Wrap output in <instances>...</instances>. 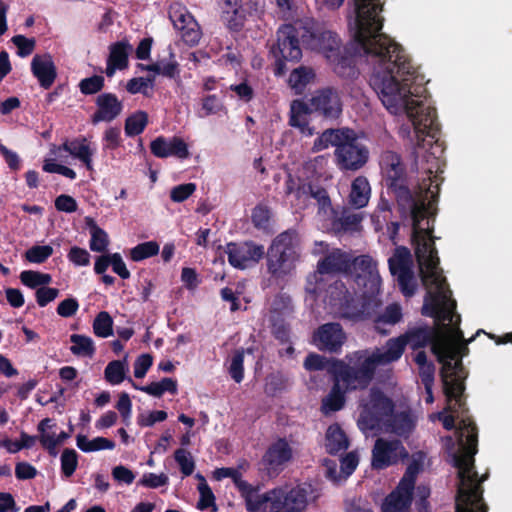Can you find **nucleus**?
Returning a JSON list of instances; mask_svg holds the SVG:
<instances>
[{"label": "nucleus", "instance_id": "79ce46f5", "mask_svg": "<svg viewBox=\"0 0 512 512\" xmlns=\"http://www.w3.org/2000/svg\"><path fill=\"white\" fill-rule=\"evenodd\" d=\"M251 221L255 228L268 231L271 221V211L267 206L259 204L252 210Z\"/></svg>", "mask_w": 512, "mask_h": 512}, {"label": "nucleus", "instance_id": "de8ad7c7", "mask_svg": "<svg viewBox=\"0 0 512 512\" xmlns=\"http://www.w3.org/2000/svg\"><path fill=\"white\" fill-rule=\"evenodd\" d=\"M174 458L180 466L181 472L184 476H189L195 469V462L189 451L186 449H177L174 453Z\"/></svg>", "mask_w": 512, "mask_h": 512}, {"label": "nucleus", "instance_id": "1a4fd4ad", "mask_svg": "<svg viewBox=\"0 0 512 512\" xmlns=\"http://www.w3.org/2000/svg\"><path fill=\"white\" fill-rule=\"evenodd\" d=\"M313 50L324 54L336 73L346 75V69H351V58L344 56L341 52L340 41L337 35L331 31H317L311 33L304 40Z\"/></svg>", "mask_w": 512, "mask_h": 512}, {"label": "nucleus", "instance_id": "e2e57ef3", "mask_svg": "<svg viewBox=\"0 0 512 512\" xmlns=\"http://www.w3.org/2000/svg\"><path fill=\"white\" fill-rule=\"evenodd\" d=\"M59 294V290L50 287H40L36 291V299L39 306L44 307L52 302Z\"/></svg>", "mask_w": 512, "mask_h": 512}, {"label": "nucleus", "instance_id": "9d476101", "mask_svg": "<svg viewBox=\"0 0 512 512\" xmlns=\"http://www.w3.org/2000/svg\"><path fill=\"white\" fill-rule=\"evenodd\" d=\"M351 258L339 249L332 250L323 260L319 261L317 271L307 278L306 291L318 295L324 287V276L350 271Z\"/></svg>", "mask_w": 512, "mask_h": 512}, {"label": "nucleus", "instance_id": "58836bf2", "mask_svg": "<svg viewBox=\"0 0 512 512\" xmlns=\"http://www.w3.org/2000/svg\"><path fill=\"white\" fill-rule=\"evenodd\" d=\"M21 282L30 288H40L51 283L52 277L50 274L42 273L33 270H26L20 274Z\"/></svg>", "mask_w": 512, "mask_h": 512}, {"label": "nucleus", "instance_id": "3c124183", "mask_svg": "<svg viewBox=\"0 0 512 512\" xmlns=\"http://www.w3.org/2000/svg\"><path fill=\"white\" fill-rule=\"evenodd\" d=\"M103 149L113 150L122 143L121 131L117 127H108L105 129L102 137Z\"/></svg>", "mask_w": 512, "mask_h": 512}, {"label": "nucleus", "instance_id": "a878e982", "mask_svg": "<svg viewBox=\"0 0 512 512\" xmlns=\"http://www.w3.org/2000/svg\"><path fill=\"white\" fill-rule=\"evenodd\" d=\"M132 49V46L127 41H120L110 46L106 67L107 76L112 77L116 70H122L127 67L128 55Z\"/></svg>", "mask_w": 512, "mask_h": 512}, {"label": "nucleus", "instance_id": "13d9d810", "mask_svg": "<svg viewBox=\"0 0 512 512\" xmlns=\"http://www.w3.org/2000/svg\"><path fill=\"white\" fill-rule=\"evenodd\" d=\"M167 418V413L165 411H151L147 413H142L137 418V423L143 427H149L154 425L156 422H162Z\"/></svg>", "mask_w": 512, "mask_h": 512}, {"label": "nucleus", "instance_id": "bf43d9fd", "mask_svg": "<svg viewBox=\"0 0 512 512\" xmlns=\"http://www.w3.org/2000/svg\"><path fill=\"white\" fill-rule=\"evenodd\" d=\"M12 42L18 48V55L26 57L30 55L35 47V40L26 38L23 35H17L12 38Z\"/></svg>", "mask_w": 512, "mask_h": 512}, {"label": "nucleus", "instance_id": "423d86ee", "mask_svg": "<svg viewBox=\"0 0 512 512\" xmlns=\"http://www.w3.org/2000/svg\"><path fill=\"white\" fill-rule=\"evenodd\" d=\"M354 358L357 368L350 367L343 362L333 364L331 373L334 375V385L322 400L321 410L324 414L338 411L344 406L345 391L362 389L370 383L375 368L373 365H367L366 352H356Z\"/></svg>", "mask_w": 512, "mask_h": 512}, {"label": "nucleus", "instance_id": "a211bd4d", "mask_svg": "<svg viewBox=\"0 0 512 512\" xmlns=\"http://www.w3.org/2000/svg\"><path fill=\"white\" fill-rule=\"evenodd\" d=\"M407 456L408 452L400 441L379 438L372 450L371 465L374 469H384Z\"/></svg>", "mask_w": 512, "mask_h": 512}, {"label": "nucleus", "instance_id": "864d4df0", "mask_svg": "<svg viewBox=\"0 0 512 512\" xmlns=\"http://www.w3.org/2000/svg\"><path fill=\"white\" fill-rule=\"evenodd\" d=\"M196 190L194 183H185L173 187L170 191V198L173 202L180 203L188 199Z\"/></svg>", "mask_w": 512, "mask_h": 512}, {"label": "nucleus", "instance_id": "dca6fc26", "mask_svg": "<svg viewBox=\"0 0 512 512\" xmlns=\"http://www.w3.org/2000/svg\"><path fill=\"white\" fill-rule=\"evenodd\" d=\"M225 253L229 264L240 270H244L256 265L265 255L263 245L252 241L241 243H228L225 247Z\"/></svg>", "mask_w": 512, "mask_h": 512}, {"label": "nucleus", "instance_id": "6ab92c4d", "mask_svg": "<svg viewBox=\"0 0 512 512\" xmlns=\"http://www.w3.org/2000/svg\"><path fill=\"white\" fill-rule=\"evenodd\" d=\"M169 17L175 29L180 31L182 39L188 45H196L201 38V30L191 13L179 3L170 6Z\"/></svg>", "mask_w": 512, "mask_h": 512}, {"label": "nucleus", "instance_id": "7c9ffc66", "mask_svg": "<svg viewBox=\"0 0 512 512\" xmlns=\"http://www.w3.org/2000/svg\"><path fill=\"white\" fill-rule=\"evenodd\" d=\"M324 302L333 308L335 313L344 314L343 307L348 303L347 291L343 284L335 282L326 290Z\"/></svg>", "mask_w": 512, "mask_h": 512}, {"label": "nucleus", "instance_id": "7ed1b4c3", "mask_svg": "<svg viewBox=\"0 0 512 512\" xmlns=\"http://www.w3.org/2000/svg\"><path fill=\"white\" fill-rule=\"evenodd\" d=\"M380 165L386 184L396 196L401 213L412 220V239L415 249L418 246L435 248L430 222L436 212L435 197L439 186L437 176L430 181L427 188L411 191L406 186L403 167L396 153L391 151L383 153Z\"/></svg>", "mask_w": 512, "mask_h": 512}, {"label": "nucleus", "instance_id": "0eeeda50", "mask_svg": "<svg viewBox=\"0 0 512 512\" xmlns=\"http://www.w3.org/2000/svg\"><path fill=\"white\" fill-rule=\"evenodd\" d=\"M63 151L83 163L87 170L93 171L96 147L86 137L82 136L71 141H65L61 146L52 145L43 161L45 172L57 173L72 180L76 178V172L73 169L56 162L58 159H62Z\"/></svg>", "mask_w": 512, "mask_h": 512}, {"label": "nucleus", "instance_id": "20e7f679", "mask_svg": "<svg viewBox=\"0 0 512 512\" xmlns=\"http://www.w3.org/2000/svg\"><path fill=\"white\" fill-rule=\"evenodd\" d=\"M216 480L231 478L239 487L248 512H305L314 501L313 487L309 483H284L262 492L241 480L233 468H219L213 473Z\"/></svg>", "mask_w": 512, "mask_h": 512}, {"label": "nucleus", "instance_id": "f8f14e48", "mask_svg": "<svg viewBox=\"0 0 512 512\" xmlns=\"http://www.w3.org/2000/svg\"><path fill=\"white\" fill-rule=\"evenodd\" d=\"M420 470L418 462L413 461L407 468L397 488L386 497L382 512H409L416 475Z\"/></svg>", "mask_w": 512, "mask_h": 512}, {"label": "nucleus", "instance_id": "052dcab7", "mask_svg": "<svg viewBox=\"0 0 512 512\" xmlns=\"http://www.w3.org/2000/svg\"><path fill=\"white\" fill-rule=\"evenodd\" d=\"M153 363V358L149 354H142L134 362V376L136 378H144L147 371Z\"/></svg>", "mask_w": 512, "mask_h": 512}, {"label": "nucleus", "instance_id": "72a5a7b5", "mask_svg": "<svg viewBox=\"0 0 512 512\" xmlns=\"http://www.w3.org/2000/svg\"><path fill=\"white\" fill-rule=\"evenodd\" d=\"M70 341L72 346L70 347V351L79 357H92L95 353V345L92 338L80 335V334H72L70 336Z\"/></svg>", "mask_w": 512, "mask_h": 512}, {"label": "nucleus", "instance_id": "f3484780", "mask_svg": "<svg viewBox=\"0 0 512 512\" xmlns=\"http://www.w3.org/2000/svg\"><path fill=\"white\" fill-rule=\"evenodd\" d=\"M293 450L286 439L279 438L267 448L261 460V468L269 476L275 477L291 461Z\"/></svg>", "mask_w": 512, "mask_h": 512}, {"label": "nucleus", "instance_id": "a19ab883", "mask_svg": "<svg viewBox=\"0 0 512 512\" xmlns=\"http://www.w3.org/2000/svg\"><path fill=\"white\" fill-rule=\"evenodd\" d=\"M93 332L96 336L107 338L113 334V319L108 312H100L93 322Z\"/></svg>", "mask_w": 512, "mask_h": 512}, {"label": "nucleus", "instance_id": "f03ea898", "mask_svg": "<svg viewBox=\"0 0 512 512\" xmlns=\"http://www.w3.org/2000/svg\"><path fill=\"white\" fill-rule=\"evenodd\" d=\"M380 0H355L349 30L360 51L371 57L374 65L370 83L385 109L392 115L405 116L413 127L417 157L432 161L429 174L440 169L443 149L437 140L435 110L426 101L424 77L411 63L404 49L382 29Z\"/></svg>", "mask_w": 512, "mask_h": 512}, {"label": "nucleus", "instance_id": "5701e85b", "mask_svg": "<svg viewBox=\"0 0 512 512\" xmlns=\"http://www.w3.org/2000/svg\"><path fill=\"white\" fill-rule=\"evenodd\" d=\"M97 110L92 116V123L97 124L99 122H111L117 118L122 110L123 104L112 93H103L96 99Z\"/></svg>", "mask_w": 512, "mask_h": 512}, {"label": "nucleus", "instance_id": "9b49d317", "mask_svg": "<svg viewBox=\"0 0 512 512\" xmlns=\"http://www.w3.org/2000/svg\"><path fill=\"white\" fill-rule=\"evenodd\" d=\"M287 194L294 198L291 199V204L298 208L306 207L308 200L314 198L318 204V213L325 220L334 222L337 219V215L331 206L330 199L323 189H314L309 184L297 185L291 177L287 181Z\"/></svg>", "mask_w": 512, "mask_h": 512}, {"label": "nucleus", "instance_id": "4be33fe9", "mask_svg": "<svg viewBox=\"0 0 512 512\" xmlns=\"http://www.w3.org/2000/svg\"><path fill=\"white\" fill-rule=\"evenodd\" d=\"M314 344L320 350L337 351L345 341V335L339 324L328 323L318 328L313 336Z\"/></svg>", "mask_w": 512, "mask_h": 512}, {"label": "nucleus", "instance_id": "4468645a", "mask_svg": "<svg viewBox=\"0 0 512 512\" xmlns=\"http://www.w3.org/2000/svg\"><path fill=\"white\" fill-rule=\"evenodd\" d=\"M388 262L390 272L397 278L403 294L406 296L413 295L417 285L412 271L410 251L406 247H397Z\"/></svg>", "mask_w": 512, "mask_h": 512}, {"label": "nucleus", "instance_id": "c756f323", "mask_svg": "<svg viewBox=\"0 0 512 512\" xmlns=\"http://www.w3.org/2000/svg\"><path fill=\"white\" fill-rule=\"evenodd\" d=\"M346 133L347 129H328L324 131L318 138L315 139L312 151L319 152L329 148L330 146H335L338 148L342 140L345 139Z\"/></svg>", "mask_w": 512, "mask_h": 512}, {"label": "nucleus", "instance_id": "39448f33", "mask_svg": "<svg viewBox=\"0 0 512 512\" xmlns=\"http://www.w3.org/2000/svg\"><path fill=\"white\" fill-rule=\"evenodd\" d=\"M360 409L358 426L365 434L384 431L405 437L415 427L416 420L410 411L395 410L392 401L378 390H371Z\"/></svg>", "mask_w": 512, "mask_h": 512}, {"label": "nucleus", "instance_id": "774afa93", "mask_svg": "<svg viewBox=\"0 0 512 512\" xmlns=\"http://www.w3.org/2000/svg\"><path fill=\"white\" fill-rule=\"evenodd\" d=\"M37 470L27 462H19L15 467V475L19 480H28L36 476Z\"/></svg>", "mask_w": 512, "mask_h": 512}, {"label": "nucleus", "instance_id": "4d7b16f0", "mask_svg": "<svg viewBox=\"0 0 512 512\" xmlns=\"http://www.w3.org/2000/svg\"><path fill=\"white\" fill-rule=\"evenodd\" d=\"M223 17L226 21L231 23L234 16L235 19H240L241 15L239 13L240 8V0H221L220 1Z\"/></svg>", "mask_w": 512, "mask_h": 512}, {"label": "nucleus", "instance_id": "5fc2aeb1", "mask_svg": "<svg viewBox=\"0 0 512 512\" xmlns=\"http://www.w3.org/2000/svg\"><path fill=\"white\" fill-rule=\"evenodd\" d=\"M336 362L337 361L329 363L328 361L325 360L324 357H322L318 354H315V353H311L305 359L304 367L306 370H309V371H317V370H323V369L327 368L331 372V368H332L333 364Z\"/></svg>", "mask_w": 512, "mask_h": 512}, {"label": "nucleus", "instance_id": "8fccbe9b", "mask_svg": "<svg viewBox=\"0 0 512 512\" xmlns=\"http://www.w3.org/2000/svg\"><path fill=\"white\" fill-rule=\"evenodd\" d=\"M78 466V455L73 449H65L61 455V470L65 477H70Z\"/></svg>", "mask_w": 512, "mask_h": 512}, {"label": "nucleus", "instance_id": "bb28decb", "mask_svg": "<svg viewBox=\"0 0 512 512\" xmlns=\"http://www.w3.org/2000/svg\"><path fill=\"white\" fill-rule=\"evenodd\" d=\"M313 111L306 103L295 100L291 104L290 125L299 129L303 136L310 137L314 134V129L309 126L308 117Z\"/></svg>", "mask_w": 512, "mask_h": 512}, {"label": "nucleus", "instance_id": "603ef678", "mask_svg": "<svg viewBox=\"0 0 512 512\" xmlns=\"http://www.w3.org/2000/svg\"><path fill=\"white\" fill-rule=\"evenodd\" d=\"M104 86V78L100 75H94L82 79L79 83V89L83 94L90 95L99 92Z\"/></svg>", "mask_w": 512, "mask_h": 512}, {"label": "nucleus", "instance_id": "b1692460", "mask_svg": "<svg viewBox=\"0 0 512 512\" xmlns=\"http://www.w3.org/2000/svg\"><path fill=\"white\" fill-rule=\"evenodd\" d=\"M311 109L328 118H335L341 113L338 94L331 89L318 91L310 100Z\"/></svg>", "mask_w": 512, "mask_h": 512}, {"label": "nucleus", "instance_id": "412c9836", "mask_svg": "<svg viewBox=\"0 0 512 512\" xmlns=\"http://www.w3.org/2000/svg\"><path fill=\"white\" fill-rule=\"evenodd\" d=\"M150 149L158 158L175 157L183 160L190 157L189 145L178 136L168 138L159 136L150 143Z\"/></svg>", "mask_w": 512, "mask_h": 512}, {"label": "nucleus", "instance_id": "49530a36", "mask_svg": "<svg viewBox=\"0 0 512 512\" xmlns=\"http://www.w3.org/2000/svg\"><path fill=\"white\" fill-rule=\"evenodd\" d=\"M197 478L200 480V483L198 485V491L200 494L198 508L200 510H205L214 506L215 497L204 477H202L201 475H197Z\"/></svg>", "mask_w": 512, "mask_h": 512}, {"label": "nucleus", "instance_id": "c03bdc74", "mask_svg": "<svg viewBox=\"0 0 512 512\" xmlns=\"http://www.w3.org/2000/svg\"><path fill=\"white\" fill-rule=\"evenodd\" d=\"M53 254V248L50 245H35L26 250L25 259L33 264L45 262Z\"/></svg>", "mask_w": 512, "mask_h": 512}, {"label": "nucleus", "instance_id": "2eb2a0df", "mask_svg": "<svg viewBox=\"0 0 512 512\" xmlns=\"http://www.w3.org/2000/svg\"><path fill=\"white\" fill-rule=\"evenodd\" d=\"M349 274L355 278L358 286H363L365 293L373 296L379 292L381 278L378 272L377 263L372 257L362 255L351 261Z\"/></svg>", "mask_w": 512, "mask_h": 512}, {"label": "nucleus", "instance_id": "c9c22d12", "mask_svg": "<svg viewBox=\"0 0 512 512\" xmlns=\"http://www.w3.org/2000/svg\"><path fill=\"white\" fill-rule=\"evenodd\" d=\"M147 124L148 114L145 111L138 110L126 118L124 130L127 136H136L144 131Z\"/></svg>", "mask_w": 512, "mask_h": 512}, {"label": "nucleus", "instance_id": "e433bc0d", "mask_svg": "<svg viewBox=\"0 0 512 512\" xmlns=\"http://www.w3.org/2000/svg\"><path fill=\"white\" fill-rule=\"evenodd\" d=\"M314 76L312 69L299 67L290 74L288 83L296 93H301L306 85L314 79Z\"/></svg>", "mask_w": 512, "mask_h": 512}, {"label": "nucleus", "instance_id": "aec40b11", "mask_svg": "<svg viewBox=\"0 0 512 512\" xmlns=\"http://www.w3.org/2000/svg\"><path fill=\"white\" fill-rule=\"evenodd\" d=\"M272 53L278 61H297L301 58L302 52L293 26L285 25L278 30L277 45L272 49Z\"/></svg>", "mask_w": 512, "mask_h": 512}, {"label": "nucleus", "instance_id": "338daca9", "mask_svg": "<svg viewBox=\"0 0 512 512\" xmlns=\"http://www.w3.org/2000/svg\"><path fill=\"white\" fill-rule=\"evenodd\" d=\"M230 90L233 91L236 96L244 102H249L254 96V91L247 82L231 85Z\"/></svg>", "mask_w": 512, "mask_h": 512}, {"label": "nucleus", "instance_id": "473e14b6", "mask_svg": "<svg viewBox=\"0 0 512 512\" xmlns=\"http://www.w3.org/2000/svg\"><path fill=\"white\" fill-rule=\"evenodd\" d=\"M76 444L80 450L86 453L101 450H113L115 448V443L112 440L100 436L89 439L84 435H78Z\"/></svg>", "mask_w": 512, "mask_h": 512}, {"label": "nucleus", "instance_id": "0e129e2a", "mask_svg": "<svg viewBox=\"0 0 512 512\" xmlns=\"http://www.w3.org/2000/svg\"><path fill=\"white\" fill-rule=\"evenodd\" d=\"M68 258L77 266H87L90 263V255L88 251L79 247H72L68 254Z\"/></svg>", "mask_w": 512, "mask_h": 512}, {"label": "nucleus", "instance_id": "69168bd1", "mask_svg": "<svg viewBox=\"0 0 512 512\" xmlns=\"http://www.w3.org/2000/svg\"><path fill=\"white\" fill-rule=\"evenodd\" d=\"M55 207L59 211L72 213L77 210V202L73 197L63 194L56 198Z\"/></svg>", "mask_w": 512, "mask_h": 512}, {"label": "nucleus", "instance_id": "6e6d98bb", "mask_svg": "<svg viewBox=\"0 0 512 512\" xmlns=\"http://www.w3.org/2000/svg\"><path fill=\"white\" fill-rule=\"evenodd\" d=\"M168 476L165 473H145L139 480L138 484L147 488H158L168 483Z\"/></svg>", "mask_w": 512, "mask_h": 512}, {"label": "nucleus", "instance_id": "37998d69", "mask_svg": "<svg viewBox=\"0 0 512 512\" xmlns=\"http://www.w3.org/2000/svg\"><path fill=\"white\" fill-rule=\"evenodd\" d=\"M401 318V309L398 305H389L385 312L376 319V329L381 333H386L384 325H394Z\"/></svg>", "mask_w": 512, "mask_h": 512}, {"label": "nucleus", "instance_id": "09e8293b", "mask_svg": "<svg viewBox=\"0 0 512 512\" xmlns=\"http://www.w3.org/2000/svg\"><path fill=\"white\" fill-rule=\"evenodd\" d=\"M244 350H237L231 357L230 365H229V373L233 380L237 383H240L244 378Z\"/></svg>", "mask_w": 512, "mask_h": 512}, {"label": "nucleus", "instance_id": "ea45409f", "mask_svg": "<svg viewBox=\"0 0 512 512\" xmlns=\"http://www.w3.org/2000/svg\"><path fill=\"white\" fill-rule=\"evenodd\" d=\"M160 247L156 241H147L140 243L130 250V258L139 262L159 253Z\"/></svg>", "mask_w": 512, "mask_h": 512}, {"label": "nucleus", "instance_id": "2f4dec72", "mask_svg": "<svg viewBox=\"0 0 512 512\" xmlns=\"http://www.w3.org/2000/svg\"><path fill=\"white\" fill-rule=\"evenodd\" d=\"M56 425L51 419H43L38 425V431L40 433L39 440L44 448H46L50 454L56 455L57 447V432L55 431Z\"/></svg>", "mask_w": 512, "mask_h": 512}, {"label": "nucleus", "instance_id": "ddd939ff", "mask_svg": "<svg viewBox=\"0 0 512 512\" xmlns=\"http://www.w3.org/2000/svg\"><path fill=\"white\" fill-rule=\"evenodd\" d=\"M337 165L343 170H358L368 160V149L361 144L352 130L347 129L345 139L335 149Z\"/></svg>", "mask_w": 512, "mask_h": 512}, {"label": "nucleus", "instance_id": "c85d7f7f", "mask_svg": "<svg viewBox=\"0 0 512 512\" xmlns=\"http://www.w3.org/2000/svg\"><path fill=\"white\" fill-rule=\"evenodd\" d=\"M348 439L339 425L328 427L325 436V448L330 454H336L348 448Z\"/></svg>", "mask_w": 512, "mask_h": 512}, {"label": "nucleus", "instance_id": "f704fd0d", "mask_svg": "<svg viewBox=\"0 0 512 512\" xmlns=\"http://www.w3.org/2000/svg\"><path fill=\"white\" fill-rule=\"evenodd\" d=\"M90 229V249L95 252H104L109 244L108 234L100 228L91 218H87Z\"/></svg>", "mask_w": 512, "mask_h": 512}, {"label": "nucleus", "instance_id": "a18cd8bd", "mask_svg": "<svg viewBox=\"0 0 512 512\" xmlns=\"http://www.w3.org/2000/svg\"><path fill=\"white\" fill-rule=\"evenodd\" d=\"M154 77H139L132 78L126 84V89L131 94L142 93L145 96L150 94V90L153 88Z\"/></svg>", "mask_w": 512, "mask_h": 512}, {"label": "nucleus", "instance_id": "680f3d73", "mask_svg": "<svg viewBox=\"0 0 512 512\" xmlns=\"http://www.w3.org/2000/svg\"><path fill=\"white\" fill-rule=\"evenodd\" d=\"M116 408L120 412L123 421L128 424L132 413V403L127 393L123 392L120 394Z\"/></svg>", "mask_w": 512, "mask_h": 512}, {"label": "nucleus", "instance_id": "4c0bfd02", "mask_svg": "<svg viewBox=\"0 0 512 512\" xmlns=\"http://www.w3.org/2000/svg\"><path fill=\"white\" fill-rule=\"evenodd\" d=\"M127 371L128 367L125 362L115 360L106 366L104 377L111 385H118L126 379Z\"/></svg>", "mask_w": 512, "mask_h": 512}, {"label": "nucleus", "instance_id": "393cba45", "mask_svg": "<svg viewBox=\"0 0 512 512\" xmlns=\"http://www.w3.org/2000/svg\"><path fill=\"white\" fill-rule=\"evenodd\" d=\"M31 69L40 85L49 88L56 78V67L50 54L35 55L31 62Z\"/></svg>", "mask_w": 512, "mask_h": 512}, {"label": "nucleus", "instance_id": "f257e3e1", "mask_svg": "<svg viewBox=\"0 0 512 512\" xmlns=\"http://www.w3.org/2000/svg\"><path fill=\"white\" fill-rule=\"evenodd\" d=\"M415 255L423 285L427 290L423 312L434 318L435 326L419 327L403 336L390 339L382 348L370 353L365 351L366 363L376 369L398 360L407 344L414 349L431 345L432 352L442 364L441 378L447 404L443 411L433 413L429 418L432 422L441 421L447 430L453 429L456 419H460L456 443L451 437H447L445 446L458 471L457 511L469 512L474 508L485 507L480 487L485 477L478 479L474 471L477 430L471 419L464 415L465 403L462 400L465 373L461 358L468 351V342L459 329L460 316L454 313L456 304L451 299V291L439 267L436 249L418 246Z\"/></svg>", "mask_w": 512, "mask_h": 512}, {"label": "nucleus", "instance_id": "cd10ccee", "mask_svg": "<svg viewBox=\"0 0 512 512\" xmlns=\"http://www.w3.org/2000/svg\"><path fill=\"white\" fill-rule=\"evenodd\" d=\"M371 188L367 178L358 176L351 184L349 203L355 208L365 207L370 199Z\"/></svg>", "mask_w": 512, "mask_h": 512}, {"label": "nucleus", "instance_id": "6e6552de", "mask_svg": "<svg viewBox=\"0 0 512 512\" xmlns=\"http://www.w3.org/2000/svg\"><path fill=\"white\" fill-rule=\"evenodd\" d=\"M267 257L268 269L273 275L281 277L291 273L299 258L295 233L287 231L278 235L273 240Z\"/></svg>", "mask_w": 512, "mask_h": 512}]
</instances>
